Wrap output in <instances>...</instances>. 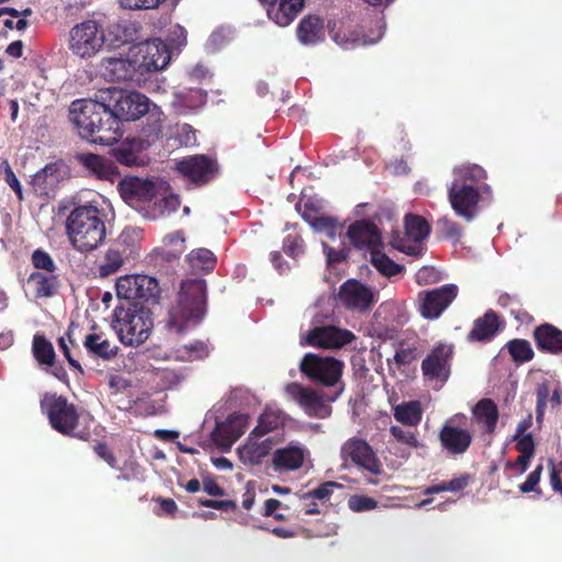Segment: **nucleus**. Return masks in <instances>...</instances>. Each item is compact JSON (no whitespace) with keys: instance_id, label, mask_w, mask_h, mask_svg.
<instances>
[{"instance_id":"nucleus-40","label":"nucleus","mask_w":562,"mask_h":562,"mask_svg":"<svg viewBox=\"0 0 562 562\" xmlns=\"http://www.w3.org/2000/svg\"><path fill=\"white\" fill-rule=\"evenodd\" d=\"M142 149V140L126 139L111 149L112 156L122 165L133 166L137 161V153Z\"/></svg>"},{"instance_id":"nucleus-60","label":"nucleus","mask_w":562,"mask_h":562,"mask_svg":"<svg viewBox=\"0 0 562 562\" xmlns=\"http://www.w3.org/2000/svg\"><path fill=\"white\" fill-rule=\"evenodd\" d=\"M233 428L234 424L232 420H229L227 424L222 425L216 432L218 437H224L223 443H226L228 447H231L235 441H237L244 432L240 429L234 430Z\"/></svg>"},{"instance_id":"nucleus-31","label":"nucleus","mask_w":562,"mask_h":562,"mask_svg":"<svg viewBox=\"0 0 562 562\" xmlns=\"http://www.w3.org/2000/svg\"><path fill=\"white\" fill-rule=\"evenodd\" d=\"M117 245H110L103 257L100 259L97 271L100 278H108L121 270L130 257L124 250H119Z\"/></svg>"},{"instance_id":"nucleus-21","label":"nucleus","mask_w":562,"mask_h":562,"mask_svg":"<svg viewBox=\"0 0 562 562\" xmlns=\"http://www.w3.org/2000/svg\"><path fill=\"white\" fill-rule=\"evenodd\" d=\"M438 438L442 449L453 456L465 453L473 440L472 434L468 429L459 428L450 420L442 425Z\"/></svg>"},{"instance_id":"nucleus-20","label":"nucleus","mask_w":562,"mask_h":562,"mask_svg":"<svg viewBox=\"0 0 562 562\" xmlns=\"http://www.w3.org/2000/svg\"><path fill=\"white\" fill-rule=\"evenodd\" d=\"M100 75L106 81H133L138 75L131 50L126 57H103L99 64Z\"/></svg>"},{"instance_id":"nucleus-46","label":"nucleus","mask_w":562,"mask_h":562,"mask_svg":"<svg viewBox=\"0 0 562 562\" xmlns=\"http://www.w3.org/2000/svg\"><path fill=\"white\" fill-rule=\"evenodd\" d=\"M506 348L513 361L516 363H525L531 361L535 357L531 344L526 339H512L506 344Z\"/></svg>"},{"instance_id":"nucleus-59","label":"nucleus","mask_w":562,"mask_h":562,"mask_svg":"<svg viewBox=\"0 0 562 562\" xmlns=\"http://www.w3.org/2000/svg\"><path fill=\"white\" fill-rule=\"evenodd\" d=\"M93 451L95 454L101 458L103 461L108 463V465L112 469H120L117 459L114 452L110 449V447L105 442H98L93 447Z\"/></svg>"},{"instance_id":"nucleus-55","label":"nucleus","mask_w":562,"mask_h":562,"mask_svg":"<svg viewBox=\"0 0 562 562\" xmlns=\"http://www.w3.org/2000/svg\"><path fill=\"white\" fill-rule=\"evenodd\" d=\"M390 432L398 442L403 445L409 446L412 448L420 447V443L414 431L404 430L400 426H391Z\"/></svg>"},{"instance_id":"nucleus-10","label":"nucleus","mask_w":562,"mask_h":562,"mask_svg":"<svg viewBox=\"0 0 562 562\" xmlns=\"http://www.w3.org/2000/svg\"><path fill=\"white\" fill-rule=\"evenodd\" d=\"M344 370V362L330 357L306 353L300 362V371L310 381L325 386L337 387Z\"/></svg>"},{"instance_id":"nucleus-56","label":"nucleus","mask_w":562,"mask_h":562,"mask_svg":"<svg viewBox=\"0 0 562 562\" xmlns=\"http://www.w3.org/2000/svg\"><path fill=\"white\" fill-rule=\"evenodd\" d=\"M550 396V386L548 383L539 384L537 387V406H536V419L540 424L544 416L547 402Z\"/></svg>"},{"instance_id":"nucleus-16","label":"nucleus","mask_w":562,"mask_h":562,"mask_svg":"<svg viewBox=\"0 0 562 562\" xmlns=\"http://www.w3.org/2000/svg\"><path fill=\"white\" fill-rule=\"evenodd\" d=\"M340 457L344 461L350 460L356 465L371 474L379 475L383 467L372 447L363 439L352 437L341 447Z\"/></svg>"},{"instance_id":"nucleus-58","label":"nucleus","mask_w":562,"mask_h":562,"mask_svg":"<svg viewBox=\"0 0 562 562\" xmlns=\"http://www.w3.org/2000/svg\"><path fill=\"white\" fill-rule=\"evenodd\" d=\"M158 375L162 382L167 383L170 386L178 385L187 376L186 371L183 369H169V368L161 369L158 372Z\"/></svg>"},{"instance_id":"nucleus-9","label":"nucleus","mask_w":562,"mask_h":562,"mask_svg":"<svg viewBox=\"0 0 562 562\" xmlns=\"http://www.w3.org/2000/svg\"><path fill=\"white\" fill-rule=\"evenodd\" d=\"M116 296L121 302L157 303L160 286L154 277L146 274H126L120 277L115 284Z\"/></svg>"},{"instance_id":"nucleus-47","label":"nucleus","mask_w":562,"mask_h":562,"mask_svg":"<svg viewBox=\"0 0 562 562\" xmlns=\"http://www.w3.org/2000/svg\"><path fill=\"white\" fill-rule=\"evenodd\" d=\"M371 263L384 277L392 278L404 270V267L394 262L384 252L379 250L371 251Z\"/></svg>"},{"instance_id":"nucleus-61","label":"nucleus","mask_w":562,"mask_h":562,"mask_svg":"<svg viewBox=\"0 0 562 562\" xmlns=\"http://www.w3.org/2000/svg\"><path fill=\"white\" fill-rule=\"evenodd\" d=\"M165 0H120L121 7L130 10H148L158 8Z\"/></svg>"},{"instance_id":"nucleus-39","label":"nucleus","mask_w":562,"mask_h":562,"mask_svg":"<svg viewBox=\"0 0 562 562\" xmlns=\"http://www.w3.org/2000/svg\"><path fill=\"white\" fill-rule=\"evenodd\" d=\"M187 261L190 266L192 273H207L215 268L216 257L211 250L206 248H199L192 250L188 255Z\"/></svg>"},{"instance_id":"nucleus-29","label":"nucleus","mask_w":562,"mask_h":562,"mask_svg":"<svg viewBox=\"0 0 562 562\" xmlns=\"http://www.w3.org/2000/svg\"><path fill=\"white\" fill-rule=\"evenodd\" d=\"M27 284L32 288L35 299H47L57 294L60 282L56 273L35 271L29 276Z\"/></svg>"},{"instance_id":"nucleus-24","label":"nucleus","mask_w":562,"mask_h":562,"mask_svg":"<svg viewBox=\"0 0 562 562\" xmlns=\"http://www.w3.org/2000/svg\"><path fill=\"white\" fill-rule=\"evenodd\" d=\"M76 160L100 180L114 181L119 172L109 159L92 153H78Z\"/></svg>"},{"instance_id":"nucleus-34","label":"nucleus","mask_w":562,"mask_h":562,"mask_svg":"<svg viewBox=\"0 0 562 562\" xmlns=\"http://www.w3.org/2000/svg\"><path fill=\"white\" fill-rule=\"evenodd\" d=\"M473 417L477 423L485 425L487 432L495 431L496 424L499 417L498 407L491 398L480 400L472 409Z\"/></svg>"},{"instance_id":"nucleus-48","label":"nucleus","mask_w":562,"mask_h":562,"mask_svg":"<svg viewBox=\"0 0 562 562\" xmlns=\"http://www.w3.org/2000/svg\"><path fill=\"white\" fill-rule=\"evenodd\" d=\"M279 416L273 412H263L259 419L258 425L252 429L250 436H255L257 438L267 435L268 432L277 429L279 427Z\"/></svg>"},{"instance_id":"nucleus-22","label":"nucleus","mask_w":562,"mask_h":562,"mask_svg":"<svg viewBox=\"0 0 562 562\" xmlns=\"http://www.w3.org/2000/svg\"><path fill=\"white\" fill-rule=\"evenodd\" d=\"M350 244L357 249L375 250L381 246V234L374 223L369 220H358L347 231Z\"/></svg>"},{"instance_id":"nucleus-43","label":"nucleus","mask_w":562,"mask_h":562,"mask_svg":"<svg viewBox=\"0 0 562 562\" xmlns=\"http://www.w3.org/2000/svg\"><path fill=\"white\" fill-rule=\"evenodd\" d=\"M210 350L204 341L183 345L175 351V359L178 361H198L209 357Z\"/></svg>"},{"instance_id":"nucleus-32","label":"nucleus","mask_w":562,"mask_h":562,"mask_svg":"<svg viewBox=\"0 0 562 562\" xmlns=\"http://www.w3.org/2000/svg\"><path fill=\"white\" fill-rule=\"evenodd\" d=\"M186 250V239L182 232H173L166 235L162 245L155 249L158 257L166 261H173L180 258Z\"/></svg>"},{"instance_id":"nucleus-3","label":"nucleus","mask_w":562,"mask_h":562,"mask_svg":"<svg viewBox=\"0 0 562 562\" xmlns=\"http://www.w3.org/2000/svg\"><path fill=\"white\" fill-rule=\"evenodd\" d=\"M207 311L206 282L187 279L180 284L176 302L170 306L166 326L170 331L183 333L190 325L202 322Z\"/></svg>"},{"instance_id":"nucleus-17","label":"nucleus","mask_w":562,"mask_h":562,"mask_svg":"<svg viewBox=\"0 0 562 562\" xmlns=\"http://www.w3.org/2000/svg\"><path fill=\"white\" fill-rule=\"evenodd\" d=\"M338 299L346 308L357 312L369 311L376 301L373 290L357 279H348L340 285Z\"/></svg>"},{"instance_id":"nucleus-8","label":"nucleus","mask_w":562,"mask_h":562,"mask_svg":"<svg viewBox=\"0 0 562 562\" xmlns=\"http://www.w3.org/2000/svg\"><path fill=\"white\" fill-rule=\"evenodd\" d=\"M105 43V34L101 24L94 20H86L69 31L68 48L72 55L89 59L95 56Z\"/></svg>"},{"instance_id":"nucleus-13","label":"nucleus","mask_w":562,"mask_h":562,"mask_svg":"<svg viewBox=\"0 0 562 562\" xmlns=\"http://www.w3.org/2000/svg\"><path fill=\"white\" fill-rule=\"evenodd\" d=\"M176 169L190 183L202 187L216 177L218 164L206 155H193L179 160Z\"/></svg>"},{"instance_id":"nucleus-62","label":"nucleus","mask_w":562,"mask_h":562,"mask_svg":"<svg viewBox=\"0 0 562 562\" xmlns=\"http://www.w3.org/2000/svg\"><path fill=\"white\" fill-rule=\"evenodd\" d=\"M199 504L203 507L220 509L223 512H235L237 508V505L234 501H215V499H199Z\"/></svg>"},{"instance_id":"nucleus-33","label":"nucleus","mask_w":562,"mask_h":562,"mask_svg":"<svg viewBox=\"0 0 562 562\" xmlns=\"http://www.w3.org/2000/svg\"><path fill=\"white\" fill-rule=\"evenodd\" d=\"M83 346L87 352L103 360H110L116 356L119 347L112 345L110 340L103 338L101 334H89L83 340Z\"/></svg>"},{"instance_id":"nucleus-2","label":"nucleus","mask_w":562,"mask_h":562,"mask_svg":"<svg viewBox=\"0 0 562 562\" xmlns=\"http://www.w3.org/2000/svg\"><path fill=\"white\" fill-rule=\"evenodd\" d=\"M106 214L95 202L75 206L66 220V233L71 246L80 252L97 249L105 239Z\"/></svg>"},{"instance_id":"nucleus-12","label":"nucleus","mask_w":562,"mask_h":562,"mask_svg":"<svg viewBox=\"0 0 562 562\" xmlns=\"http://www.w3.org/2000/svg\"><path fill=\"white\" fill-rule=\"evenodd\" d=\"M111 99L114 103L110 105V111L119 125L123 121L130 122L140 119L153 105L145 94L136 91H113ZM119 133H121L120 130Z\"/></svg>"},{"instance_id":"nucleus-7","label":"nucleus","mask_w":562,"mask_h":562,"mask_svg":"<svg viewBox=\"0 0 562 562\" xmlns=\"http://www.w3.org/2000/svg\"><path fill=\"white\" fill-rule=\"evenodd\" d=\"M344 386L339 385L334 394H324L297 382H291L285 386V393L310 417L326 418L331 414L330 402L336 401L342 393Z\"/></svg>"},{"instance_id":"nucleus-18","label":"nucleus","mask_w":562,"mask_h":562,"mask_svg":"<svg viewBox=\"0 0 562 562\" xmlns=\"http://www.w3.org/2000/svg\"><path fill=\"white\" fill-rule=\"evenodd\" d=\"M353 339H356L355 334L348 329L336 326H321L314 327L302 337L301 344L325 349H339Z\"/></svg>"},{"instance_id":"nucleus-52","label":"nucleus","mask_w":562,"mask_h":562,"mask_svg":"<svg viewBox=\"0 0 562 562\" xmlns=\"http://www.w3.org/2000/svg\"><path fill=\"white\" fill-rule=\"evenodd\" d=\"M0 169H3V179L7 182V184L13 190V192L16 194V198L19 201H23V190L22 186L16 178L14 171L12 170L10 164L4 160L0 164Z\"/></svg>"},{"instance_id":"nucleus-38","label":"nucleus","mask_w":562,"mask_h":562,"mask_svg":"<svg viewBox=\"0 0 562 562\" xmlns=\"http://www.w3.org/2000/svg\"><path fill=\"white\" fill-rule=\"evenodd\" d=\"M32 353L41 366L53 367L56 353L53 344L42 334H35L32 342Z\"/></svg>"},{"instance_id":"nucleus-64","label":"nucleus","mask_w":562,"mask_h":562,"mask_svg":"<svg viewBox=\"0 0 562 562\" xmlns=\"http://www.w3.org/2000/svg\"><path fill=\"white\" fill-rule=\"evenodd\" d=\"M516 450L520 453L535 456V440L531 434H526L516 439Z\"/></svg>"},{"instance_id":"nucleus-23","label":"nucleus","mask_w":562,"mask_h":562,"mask_svg":"<svg viewBox=\"0 0 562 562\" xmlns=\"http://www.w3.org/2000/svg\"><path fill=\"white\" fill-rule=\"evenodd\" d=\"M532 338L540 352L549 355L562 353V330L551 323H542L535 327Z\"/></svg>"},{"instance_id":"nucleus-49","label":"nucleus","mask_w":562,"mask_h":562,"mask_svg":"<svg viewBox=\"0 0 562 562\" xmlns=\"http://www.w3.org/2000/svg\"><path fill=\"white\" fill-rule=\"evenodd\" d=\"M283 251L291 258L296 259L305 251V244L299 234H289L282 243Z\"/></svg>"},{"instance_id":"nucleus-42","label":"nucleus","mask_w":562,"mask_h":562,"mask_svg":"<svg viewBox=\"0 0 562 562\" xmlns=\"http://www.w3.org/2000/svg\"><path fill=\"white\" fill-rule=\"evenodd\" d=\"M453 181H462L463 183H472L482 186L487 178L486 171L479 165L465 164L453 169Z\"/></svg>"},{"instance_id":"nucleus-27","label":"nucleus","mask_w":562,"mask_h":562,"mask_svg":"<svg viewBox=\"0 0 562 562\" xmlns=\"http://www.w3.org/2000/svg\"><path fill=\"white\" fill-rule=\"evenodd\" d=\"M61 164L50 162L38 170L32 178V186L40 195H48L63 179Z\"/></svg>"},{"instance_id":"nucleus-50","label":"nucleus","mask_w":562,"mask_h":562,"mask_svg":"<svg viewBox=\"0 0 562 562\" xmlns=\"http://www.w3.org/2000/svg\"><path fill=\"white\" fill-rule=\"evenodd\" d=\"M32 263L36 269L43 270L45 273H55V270L57 269L52 256L43 249H36L33 251Z\"/></svg>"},{"instance_id":"nucleus-63","label":"nucleus","mask_w":562,"mask_h":562,"mask_svg":"<svg viewBox=\"0 0 562 562\" xmlns=\"http://www.w3.org/2000/svg\"><path fill=\"white\" fill-rule=\"evenodd\" d=\"M541 473H542V465L539 464L536 467V469L533 471H531L528 474L527 480L522 484H520V486H519L520 492L529 493V492L535 491L536 486L538 485V483L540 481Z\"/></svg>"},{"instance_id":"nucleus-36","label":"nucleus","mask_w":562,"mask_h":562,"mask_svg":"<svg viewBox=\"0 0 562 562\" xmlns=\"http://www.w3.org/2000/svg\"><path fill=\"white\" fill-rule=\"evenodd\" d=\"M144 115L145 123L142 128V135L146 138L147 143L155 142L162 133L164 112L153 103Z\"/></svg>"},{"instance_id":"nucleus-54","label":"nucleus","mask_w":562,"mask_h":562,"mask_svg":"<svg viewBox=\"0 0 562 562\" xmlns=\"http://www.w3.org/2000/svg\"><path fill=\"white\" fill-rule=\"evenodd\" d=\"M437 225L439 226L441 234L448 239H459L462 235L461 226L447 216L439 218L437 221Z\"/></svg>"},{"instance_id":"nucleus-45","label":"nucleus","mask_w":562,"mask_h":562,"mask_svg":"<svg viewBox=\"0 0 562 562\" xmlns=\"http://www.w3.org/2000/svg\"><path fill=\"white\" fill-rule=\"evenodd\" d=\"M139 239L140 231L137 228L126 227L111 245H117L119 250H124L125 254L127 252L130 258H133L138 251Z\"/></svg>"},{"instance_id":"nucleus-53","label":"nucleus","mask_w":562,"mask_h":562,"mask_svg":"<svg viewBox=\"0 0 562 562\" xmlns=\"http://www.w3.org/2000/svg\"><path fill=\"white\" fill-rule=\"evenodd\" d=\"M348 506L352 512H367L376 508L378 502L370 496L366 495H352L348 499Z\"/></svg>"},{"instance_id":"nucleus-1","label":"nucleus","mask_w":562,"mask_h":562,"mask_svg":"<svg viewBox=\"0 0 562 562\" xmlns=\"http://www.w3.org/2000/svg\"><path fill=\"white\" fill-rule=\"evenodd\" d=\"M69 119L79 136L90 143L111 146L122 137L110 104L91 99L75 100L69 106Z\"/></svg>"},{"instance_id":"nucleus-44","label":"nucleus","mask_w":562,"mask_h":562,"mask_svg":"<svg viewBox=\"0 0 562 562\" xmlns=\"http://www.w3.org/2000/svg\"><path fill=\"white\" fill-rule=\"evenodd\" d=\"M302 217L306 221L316 232H325L329 237H335L338 222L333 216L308 214V207L303 211Z\"/></svg>"},{"instance_id":"nucleus-11","label":"nucleus","mask_w":562,"mask_h":562,"mask_svg":"<svg viewBox=\"0 0 562 562\" xmlns=\"http://www.w3.org/2000/svg\"><path fill=\"white\" fill-rule=\"evenodd\" d=\"M131 56L138 76L164 69L170 61L167 45L159 38L140 42L131 47Z\"/></svg>"},{"instance_id":"nucleus-26","label":"nucleus","mask_w":562,"mask_h":562,"mask_svg":"<svg viewBox=\"0 0 562 562\" xmlns=\"http://www.w3.org/2000/svg\"><path fill=\"white\" fill-rule=\"evenodd\" d=\"M305 0H278L268 7L267 15L279 26L290 25L303 10Z\"/></svg>"},{"instance_id":"nucleus-57","label":"nucleus","mask_w":562,"mask_h":562,"mask_svg":"<svg viewBox=\"0 0 562 562\" xmlns=\"http://www.w3.org/2000/svg\"><path fill=\"white\" fill-rule=\"evenodd\" d=\"M286 508L288 506L283 505L279 499L269 498L265 502L263 508L260 514L263 517H272L277 521H284L285 516L281 513H278V510Z\"/></svg>"},{"instance_id":"nucleus-15","label":"nucleus","mask_w":562,"mask_h":562,"mask_svg":"<svg viewBox=\"0 0 562 562\" xmlns=\"http://www.w3.org/2000/svg\"><path fill=\"white\" fill-rule=\"evenodd\" d=\"M122 199L133 209L144 211L157 198V186L148 179L130 177L119 182Z\"/></svg>"},{"instance_id":"nucleus-35","label":"nucleus","mask_w":562,"mask_h":562,"mask_svg":"<svg viewBox=\"0 0 562 562\" xmlns=\"http://www.w3.org/2000/svg\"><path fill=\"white\" fill-rule=\"evenodd\" d=\"M254 438L255 436H250L248 442L238 449L240 459L251 465L260 464L271 449L270 439L256 442L252 441Z\"/></svg>"},{"instance_id":"nucleus-25","label":"nucleus","mask_w":562,"mask_h":562,"mask_svg":"<svg viewBox=\"0 0 562 562\" xmlns=\"http://www.w3.org/2000/svg\"><path fill=\"white\" fill-rule=\"evenodd\" d=\"M499 316L493 310H488L482 317L474 321L473 327L468 334V341H488L499 330Z\"/></svg>"},{"instance_id":"nucleus-51","label":"nucleus","mask_w":562,"mask_h":562,"mask_svg":"<svg viewBox=\"0 0 562 562\" xmlns=\"http://www.w3.org/2000/svg\"><path fill=\"white\" fill-rule=\"evenodd\" d=\"M339 486L340 485L338 483L328 481V482L321 484L318 487L304 493L301 496V498L303 501H310V499H315V498L321 499V501L329 499V497L333 494L334 488L339 487Z\"/></svg>"},{"instance_id":"nucleus-19","label":"nucleus","mask_w":562,"mask_h":562,"mask_svg":"<svg viewBox=\"0 0 562 562\" xmlns=\"http://www.w3.org/2000/svg\"><path fill=\"white\" fill-rule=\"evenodd\" d=\"M451 345L438 344L422 362L423 374L429 380L446 382L450 375Z\"/></svg>"},{"instance_id":"nucleus-30","label":"nucleus","mask_w":562,"mask_h":562,"mask_svg":"<svg viewBox=\"0 0 562 562\" xmlns=\"http://www.w3.org/2000/svg\"><path fill=\"white\" fill-rule=\"evenodd\" d=\"M299 41L304 45H314L324 38V21L317 15L303 18L296 29Z\"/></svg>"},{"instance_id":"nucleus-41","label":"nucleus","mask_w":562,"mask_h":562,"mask_svg":"<svg viewBox=\"0 0 562 562\" xmlns=\"http://www.w3.org/2000/svg\"><path fill=\"white\" fill-rule=\"evenodd\" d=\"M405 234L414 243H422L430 233V225L420 215L407 214L404 218Z\"/></svg>"},{"instance_id":"nucleus-6","label":"nucleus","mask_w":562,"mask_h":562,"mask_svg":"<svg viewBox=\"0 0 562 562\" xmlns=\"http://www.w3.org/2000/svg\"><path fill=\"white\" fill-rule=\"evenodd\" d=\"M448 199L456 214L471 222L479 212V204L492 200V189L487 183L476 186L452 181L448 188Z\"/></svg>"},{"instance_id":"nucleus-28","label":"nucleus","mask_w":562,"mask_h":562,"mask_svg":"<svg viewBox=\"0 0 562 562\" xmlns=\"http://www.w3.org/2000/svg\"><path fill=\"white\" fill-rule=\"evenodd\" d=\"M304 459L305 449L302 446L288 445L274 451L272 462L277 471H294L303 465Z\"/></svg>"},{"instance_id":"nucleus-37","label":"nucleus","mask_w":562,"mask_h":562,"mask_svg":"<svg viewBox=\"0 0 562 562\" xmlns=\"http://www.w3.org/2000/svg\"><path fill=\"white\" fill-rule=\"evenodd\" d=\"M394 418L407 426H417L423 417V409L419 401H408L393 407Z\"/></svg>"},{"instance_id":"nucleus-4","label":"nucleus","mask_w":562,"mask_h":562,"mask_svg":"<svg viewBox=\"0 0 562 562\" xmlns=\"http://www.w3.org/2000/svg\"><path fill=\"white\" fill-rule=\"evenodd\" d=\"M41 408L47 415L50 427L63 436L88 441L92 431V416H81L74 403L66 396L46 393L41 400Z\"/></svg>"},{"instance_id":"nucleus-5","label":"nucleus","mask_w":562,"mask_h":562,"mask_svg":"<svg viewBox=\"0 0 562 562\" xmlns=\"http://www.w3.org/2000/svg\"><path fill=\"white\" fill-rule=\"evenodd\" d=\"M111 326L123 345L137 347L151 334L153 313L139 302H121L113 311Z\"/></svg>"},{"instance_id":"nucleus-14","label":"nucleus","mask_w":562,"mask_h":562,"mask_svg":"<svg viewBox=\"0 0 562 562\" xmlns=\"http://www.w3.org/2000/svg\"><path fill=\"white\" fill-rule=\"evenodd\" d=\"M459 292L456 284H445L418 293V311L426 319H437L454 301Z\"/></svg>"}]
</instances>
